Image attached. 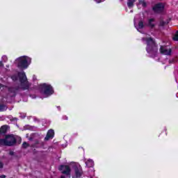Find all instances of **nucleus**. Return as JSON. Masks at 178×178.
I'll use <instances>...</instances> for the list:
<instances>
[{"mask_svg": "<svg viewBox=\"0 0 178 178\" xmlns=\"http://www.w3.org/2000/svg\"><path fill=\"white\" fill-rule=\"evenodd\" d=\"M145 41L147 44L146 50L147 54H149V56L152 58H155L156 54L158 53V47H156L155 41H154L151 38L145 39Z\"/></svg>", "mask_w": 178, "mask_h": 178, "instance_id": "1", "label": "nucleus"}, {"mask_svg": "<svg viewBox=\"0 0 178 178\" xmlns=\"http://www.w3.org/2000/svg\"><path fill=\"white\" fill-rule=\"evenodd\" d=\"M15 63L20 69H27L31 65V58L24 56L15 60Z\"/></svg>", "mask_w": 178, "mask_h": 178, "instance_id": "2", "label": "nucleus"}, {"mask_svg": "<svg viewBox=\"0 0 178 178\" xmlns=\"http://www.w3.org/2000/svg\"><path fill=\"white\" fill-rule=\"evenodd\" d=\"M19 140L21 141L22 138L19 136H15L13 135H7L5 138L0 139V145H8L10 147L16 143V141Z\"/></svg>", "mask_w": 178, "mask_h": 178, "instance_id": "3", "label": "nucleus"}, {"mask_svg": "<svg viewBox=\"0 0 178 178\" xmlns=\"http://www.w3.org/2000/svg\"><path fill=\"white\" fill-rule=\"evenodd\" d=\"M40 88L44 98H47V97H50V95L54 94V88L48 83H42L40 86Z\"/></svg>", "mask_w": 178, "mask_h": 178, "instance_id": "4", "label": "nucleus"}, {"mask_svg": "<svg viewBox=\"0 0 178 178\" xmlns=\"http://www.w3.org/2000/svg\"><path fill=\"white\" fill-rule=\"evenodd\" d=\"M18 76L21 83L20 88H22V90H29L30 83H29V81H27V76H26V73L22 71L18 74Z\"/></svg>", "mask_w": 178, "mask_h": 178, "instance_id": "5", "label": "nucleus"}, {"mask_svg": "<svg viewBox=\"0 0 178 178\" xmlns=\"http://www.w3.org/2000/svg\"><path fill=\"white\" fill-rule=\"evenodd\" d=\"M59 170L63 173V175H65V176H70V167L69 165H60L59 167Z\"/></svg>", "mask_w": 178, "mask_h": 178, "instance_id": "6", "label": "nucleus"}, {"mask_svg": "<svg viewBox=\"0 0 178 178\" xmlns=\"http://www.w3.org/2000/svg\"><path fill=\"white\" fill-rule=\"evenodd\" d=\"M0 90L1 91H3V90H8L10 97H15V95H16V90L13 88H8V87L0 84Z\"/></svg>", "mask_w": 178, "mask_h": 178, "instance_id": "7", "label": "nucleus"}, {"mask_svg": "<svg viewBox=\"0 0 178 178\" xmlns=\"http://www.w3.org/2000/svg\"><path fill=\"white\" fill-rule=\"evenodd\" d=\"M134 26L136 29L139 31L141 32V30L144 28V22L143 21H140L139 22H137V17L134 19Z\"/></svg>", "mask_w": 178, "mask_h": 178, "instance_id": "8", "label": "nucleus"}, {"mask_svg": "<svg viewBox=\"0 0 178 178\" xmlns=\"http://www.w3.org/2000/svg\"><path fill=\"white\" fill-rule=\"evenodd\" d=\"M165 8V5L162 3L156 4L153 7V10L156 12V13H160V12H163V9Z\"/></svg>", "mask_w": 178, "mask_h": 178, "instance_id": "9", "label": "nucleus"}, {"mask_svg": "<svg viewBox=\"0 0 178 178\" xmlns=\"http://www.w3.org/2000/svg\"><path fill=\"white\" fill-rule=\"evenodd\" d=\"M161 54L163 55H170L172 54V49L170 48H168L166 46H161L160 48Z\"/></svg>", "mask_w": 178, "mask_h": 178, "instance_id": "10", "label": "nucleus"}, {"mask_svg": "<svg viewBox=\"0 0 178 178\" xmlns=\"http://www.w3.org/2000/svg\"><path fill=\"white\" fill-rule=\"evenodd\" d=\"M54 136H55V132L54 131L53 129H49L47 131V136L44 138V140L46 141H48V140H51V138H54Z\"/></svg>", "mask_w": 178, "mask_h": 178, "instance_id": "11", "label": "nucleus"}, {"mask_svg": "<svg viewBox=\"0 0 178 178\" xmlns=\"http://www.w3.org/2000/svg\"><path fill=\"white\" fill-rule=\"evenodd\" d=\"M147 26H148V27H150L151 29H152L153 27H155V19H149L148 20Z\"/></svg>", "mask_w": 178, "mask_h": 178, "instance_id": "12", "label": "nucleus"}, {"mask_svg": "<svg viewBox=\"0 0 178 178\" xmlns=\"http://www.w3.org/2000/svg\"><path fill=\"white\" fill-rule=\"evenodd\" d=\"M86 165L88 166V168H92L94 166V161L92 159H88L86 161Z\"/></svg>", "mask_w": 178, "mask_h": 178, "instance_id": "13", "label": "nucleus"}, {"mask_svg": "<svg viewBox=\"0 0 178 178\" xmlns=\"http://www.w3.org/2000/svg\"><path fill=\"white\" fill-rule=\"evenodd\" d=\"M74 170H75V175L76 177H80V176H81V170H80V168H76V166L74 167Z\"/></svg>", "mask_w": 178, "mask_h": 178, "instance_id": "14", "label": "nucleus"}, {"mask_svg": "<svg viewBox=\"0 0 178 178\" xmlns=\"http://www.w3.org/2000/svg\"><path fill=\"white\" fill-rule=\"evenodd\" d=\"M6 131H8V126L7 125H3L0 128V133L1 134H5Z\"/></svg>", "mask_w": 178, "mask_h": 178, "instance_id": "15", "label": "nucleus"}, {"mask_svg": "<svg viewBox=\"0 0 178 178\" xmlns=\"http://www.w3.org/2000/svg\"><path fill=\"white\" fill-rule=\"evenodd\" d=\"M134 2H136V0H127L128 8H133V6H134Z\"/></svg>", "mask_w": 178, "mask_h": 178, "instance_id": "16", "label": "nucleus"}, {"mask_svg": "<svg viewBox=\"0 0 178 178\" xmlns=\"http://www.w3.org/2000/svg\"><path fill=\"white\" fill-rule=\"evenodd\" d=\"M8 109V107L3 104H0V112H5Z\"/></svg>", "mask_w": 178, "mask_h": 178, "instance_id": "17", "label": "nucleus"}, {"mask_svg": "<svg viewBox=\"0 0 178 178\" xmlns=\"http://www.w3.org/2000/svg\"><path fill=\"white\" fill-rule=\"evenodd\" d=\"M140 5H142L143 8H145V6H147V3H145V1L143 0H139V4L138 5V6H140Z\"/></svg>", "mask_w": 178, "mask_h": 178, "instance_id": "18", "label": "nucleus"}, {"mask_svg": "<svg viewBox=\"0 0 178 178\" xmlns=\"http://www.w3.org/2000/svg\"><path fill=\"white\" fill-rule=\"evenodd\" d=\"M172 40L174 41H178V31L175 33V35L173 36Z\"/></svg>", "mask_w": 178, "mask_h": 178, "instance_id": "19", "label": "nucleus"}, {"mask_svg": "<svg viewBox=\"0 0 178 178\" xmlns=\"http://www.w3.org/2000/svg\"><path fill=\"white\" fill-rule=\"evenodd\" d=\"M22 147L24 148H27V147H29V144H27V143L24 142L23 144H22Z\"/></svg>", "mask_w": 178, "mask_h": 178, "instance_id": "20", "label": "nucleus"}, {"mask_svg": "<svg viewBox=\"0 0 178 178\" xmlns=\"http://www.w3.org/2000/svg\"><path fill=\"white\" fill-rule=\"evenodd\" d=\"M11 79L13 80V81H16V80H17V76L14 75L11 77Z\"/></svg>", "mask_w": 178, "mask_h": 178, "instance_id": "21", "label": "nucleus"}, {"mask_svg": "<svg viewBox=\"0 0 178 178\" xmlns=\"http://www.w3.org/2000/svg\"><path fill=\"white\" fill-rule=\"evenodd\" d=\"M96 3H101V2H104L105 0H94Z\"/></svg>", "mask_w": 178, "mask_h": 178, "instance_id": "22", "label": "nucleus"}, {"mask_svg": "<svg viewBox=\"0 0 178 178\" xmlns=\"http://www.w3.org/2000/svg\"><path fill=\"white\" fill-rule=\"evenodd\" d=\"M2 59L4 60V62H6V60H8V57L6 56H3Z\"/></svg>", "mask_w": 178, "mask_h": 178, "instance_id": "23", "label": "nucleus"}, {"mask_svg": "<svg viewBox=\"0 0 178 178\" xmlns=\"http://www.w3.org/2000/svg\"><path fill=\"white\" fill-rule=\"evenodd\" d=\"M0 67H3V63L2 61H0Z\"/></svg>", "mask_w": 178, "mask_h": 178, "instance_id": "24", "label": "nucleus"}, {"mask_svg": "<svg viewBox=\"0 0 178 178\" xmlns=\"http://www.w3.org/2000/svg\"><path fill=\"white\" fill-rule=\"evenodd\" d=\"M1 168H3V164L1 162H0V169H1Z\"/></svg>", "mask_w": 178, "mask_h": 178, "instance_id": "25", "label": "nucleus"}, {"mask_svg": "<svg viewBox=\"0 0 178 178\" xmlns=\"http://www.w3.org/2000/svg\"><path fill=\"white\" fill-rule=\"evenodd\" d=\"M6 175H1V176H0V178H6Z\"/></svg>", "mask_w": 178, "mask_h": 178, "instance_id": "26", "label": "nucleus"}, {"mask_svg": "<svg viewBox=\"0 0 178 178\" xmlns=\"http://www.w3.org/2000/svg\"><path fill=\"white\" fill-rule=\"evenodd\" d=\"M21 118L23 119L24 118H26V114H23V115H21Z\"/></svg>", "mask_w": 178, "mask_h": 178, "instance_id": "27", "label": "nucleus"}, {"mask_svg": "<svg viewBox=\"0 0 178 178\" xmlns=\"http://www.w3.org/2000/svg\"><path fill=\"white\" fill-rule=\"evenodd\" d=\"M61 178H66V177L62 175V176H61Z\"/></svg>", "mask_w": 178, "mask_h": 178, "instance_id": "28", "label": "nucleus"}, {"mask_svg": "<svg viewBox=\"0 0 178 178\" xmlns=\"http://www.w3.org/2000/svg\"><path fill=\"white\" fill-rule=\"evenodd\" d=\"M64 119H65V120H67V117L65 116V118H64Z\"/></svg>", "mask_w": 178, "mask_h": 178, "instance_id": "29", "label": "nucleus"}, {"mask_svg": "<svg viewBox=\"0 0 178 178\" xmlns=\"http://www.w3.org/2000/svg\"><path fill=\"white\" fill-rule=\"evenodd\" d=\"M7 67H9V65H7Z\"/></svg>", "mask_w": 178, "mask_h": 178, "instance_id": "30", "label": "nucleus"}, {"mask_svg": "<svg viewBox=\"0 0 178 178\" xmlns=\"http://www.w3.org/2000/svg\"><path fill=\"white\" fill-rule=\"evenodd\" d=\"M120 1H123V0H120Z\"/></svg>", "mask_w": 178, "mask_h": 178, "instance_id": "31", "label": "nucleus"}]
</instances>
